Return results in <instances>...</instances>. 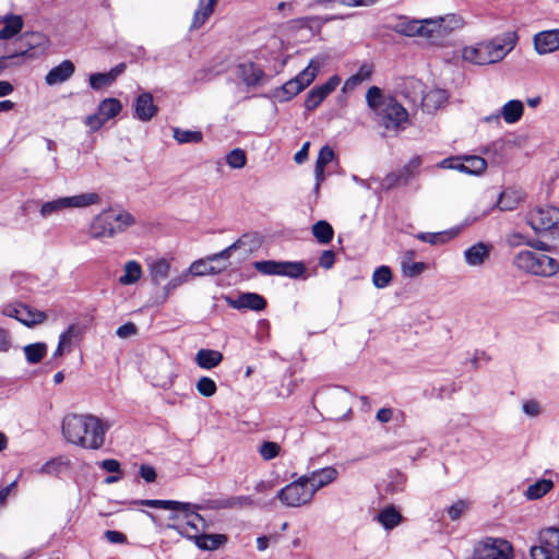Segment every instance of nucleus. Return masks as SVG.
<instances>
[{
	"mask_svg": "<svg viewBox=\"0 0 559 559\" xmlns=\"http://www.w3.org/2000/svg\"><path fill=\"white\" fill-rule=\"evenodd\" d=\"M109 428L107 423L91 414H68L61 425L62 436L68 442L87 450L100 449Z\"/></svg>",
	"mask_w": 559,
	"mask_h": 559,
	"instance_id": "f257e3e1",
	"label": "nucleus"
},
{
	"mask_svg": "<svg viewBox=\"0 0 559 559\" xmlns=\"http://www.w3.org/2000/svg\"><path fill=\"white\" fill-rule=\"evenodd\" d=\"M366 102L379 127L394 132L404 129L408 112L395 97L385 96L380 87L371 86L367 91Z\"/></svg>",
	"mask_w": 559,
	"mask_h": 559,
	"instance_id": "f03ea898",
	"label": "nucleus"
},
{
	"mask_svg": "<svg viewBox=\"0 0 559 559\" xmlns=\"http://www.w3.org/2000/svg\"><path fill=\"white\" fill-rule=\"evenodd\" d=\"M519 40L515 32H507L487 41L465 47L462 57L465 61L477 66L500 62L511 52Z\"/></svg>",
	"mask_w": 559,
	"mask_h": 559,
	"instance_id": "7ed1b4c3",
	"label": "nucleus"
},
{
	"mask_svg": "<svg viewBox=\"0 0 559 559\" xmlns=\"http://www.w3.org/2000/svg\"><path fill=\"white\" fill-rule=\"evenodd\" d=\"M135 223L129 212H116L111 209L100 212L90 225L88 234L94 239L111 238L124 231Z\"/></svg>",
	"mask_w": 559,
	"mask_h": 559,
	"instance_id": "20e7f679",
	"label": "nucleus"
},
{
	"mask_svg": "<svg viewBox=\"0 0 559 559\" xmlns=\"http://www.w3.org/2000/svg\"><path fill=\"white\" fill-rule=\"evenodd\" d=\"M513 265L523 273L542 277H551L559 271V262L556 259L532 250L516 252Z\"/></svg>",
	"mask_w": 559,
	"mask_h": 559,
	"instance_id": "39448f33",
	"label": "nucleus"
},
{
	"mask_svg": "<svg viewBox=\"0 0 559 559\" xmlns=\"http://www.w3.org/2000/svg\"><path fill=\"white\" fill-rule=\"evenodd\" d=\"M205 508L204 504H192L189 503V507L179 508L177 512L179 514L173 515L170 519L177 520V523L168 525L169 528L175 530L181 536L191 539L194 542V535H201L200 524L203 526L204 519L198 513L199 510H203Z\"/></svg>",
	"mask_w": 559,
	"mask_h": 559,
	"instance_id": "423d86ee",
	"label": "nucleus"
},
{
	"mask_svg": "<svg viewBox=\"0 0 559 559\" xmlns=\"http://www.w3.org/2000/svg\"><path fill=\"white\" fill-rule=\"evenodd\" d=\"M100 197L95 192L82 193L72 197H62L56 200L44 202L39 209V215L48 218L51 215L59 214L67 209H82L90 205L98 204Z\"/></svg>",
	"mask_w": 559,
	"mask_h": 559,
	"instance_id": "0eeeda50",
	"label": "nucleus"
},
{
	"mask_svg": "<svg viewBox=\"0 0 559 559\" xmlns=\"http://www.w3.org/2000/svg\"><path fill=\"white\" fill-rule=\"evenodd\" d=\"M314 495L308 478L302 475L278 490L276 498L288 508H298L310 503Z\"/></svg>",
	"mask_w": 559,
	"mask_h": 559,
	"instance_id": "6e6552de",
	"label": "nucleus"
},
{
	"mask_svg": "<svg viewBox=\"0 0 559 559\" xmlns=\"http://www.w3.org/2000/svg\"><path fill=\"white\" fill-rule=\"evenodd\" d=\"M320 69L319 62L310 61L309 66L304 69L297 76L284 83L275 91V97L278 102H288L294 96L309 86L317 76Z\"/></svg>",
	"mask_w": 559,
	"mask_h": 559,
	"instance_id": "1a4fd4ad",
	"label": "nucleus"
},
{
	"mask_svg": "<svg viewBox=\"0 0 559 559\" xmlns=\"http://www.w3.org/2000/svg\"><path fill=\"white\" fill-rule=\"evenodd\" d=\"M17 45L19 49L13 53H9L11 60L22 59L24 61L26 59H36L45 53L48 38L43 33L28 32L20 37Z\"/></svg>",
	"mask_w": 559,
	"mask_h": 559,
	"instance_id": "9d476101",
	"label": "nucleus"
},
{
	"mask_svg": "<svg viewBox=\"0 0 559 559\" xmlns=\"http://www.w3.org/2000/svg\"><path fill=\"white\" fill-rule=\"evenodd\" d=\"M532 559H559V526L539 532L538 544L530 548Z\"/></svg>",
	"mask_w": 559,
	"mask_h": 559,
	"instance_id": "9b49d317",
	"label": "nucleus"
},
{
	"mask_svg": "<svg viewBox=\"0 0 559 559\" xmlns=\"http://www.w3.org/2000/svg\"><path fill=\"white\" fill-rule=\"evenodd\" d=\"M440 27L441 25L438 22L430 19L414 20L402 16L396 21L392 29L395 33L407 37L420 36L431 38Z\"/></svg>",
	"mask_w": 559,
	"mask_h": 559,
	"instance_id": "f8f14e48",
	"label": "nucleus"
},
{
	"mask_svg": "<svg viewBox=\"0 0 559 559\" xmlns=\"http://www.w3.org/2000/svg\"><path fill=\"white\" fill-rule=\"evenodd\" d=\"M511 544L502 538L487 537L474 548L473 559H512Z\"/></svg>",
	"mask_w": 559,
	"mask_h": 559,
	"instance_id": "ddd939ff",
	"label": "nucleus"
},
{
	"mask_svg": "<svg viewBox=\"0 0 559 559\" xmlns=\"http://www.w3.org/2000/svg\"><path fill=\"white\" fill-rule=\"evenodd\" d=\"M526 222L536 233L556 229L559 227V209L552 205L536 206L526 214Z\"/></svg>",
	"mask_w": 559,
	"mask_h": 559,
	"instance_id": "4468645a",
	"label": "nucleus"
},
{
	"mask_svg": "<svg viewBox=\"0 0 559 559\" xmlns=\"http://www.w3.org/2000/svg\"><path fill=\"white\" fill-rule=\"evenodd\" d=\"M534 48L538 55L559 50V28L539 32L533 37Z\"/></svg>",
	"mask_w": 559,
	"mask_h": 559,
	"instance_id": "2eb2a0df",
	"label": "nucleus"
},
{
	"mask_svg": "<svg viewBox=\"0 0 559 559\" xmlns=\"http://www.w3.org/2000/svg\"><path fill=\"white\" fill-rule=\"evenodd\" d=\"M227 301L231 308L237 310L262 311L267 305L266 299L257 293H242L235 299L228 298Z\"/></svg>",
	"mask_w": 559,
	"mask_h": 559,
	"instance_id": "dca6fc26",
	"label": "nucleus"
},
{
	"mask_svg": "<svg viewBox=\"0 0 559 559\" xmlns=\"http://www.w3.org/2000/svg\"><path fill=\"white\" fill-rule=\"evenodd\" d=\"M524 112L523 103L519 99H512L507 102L502 107L499 114L490 115L485 117L486 122L499 121L500 117L509 123L513 124L520 121Z\"/></svg>",
	"mask_w": 559,
	"mask_h": 559,
	"instance_id": "f3484780",
	"label": "nucleus"
},
{
	"mask_svg": "<svg viewBox=\"0 0 559 559\" xmlns=\"http://www.w3.org/2000/svg\"><path fill=\"white\" fill-rule=\"evenodd\" d=\"M253 506L254 501L250 496H235L205 501V508L209 510L245 509L252 508Z\"/></svg>",
	"mask_w": 559,
	"mask_h": 559,
	"instance_id": "a211bd4d",
	"label": "nucleus"
},
{
	"mask_svg": "<svg viewBox=\"0 0 559 559\" xmlns=\"http://www.w3.org/2000/svg\"><path fill=\"white\" fill-rule=\"evenodd\" d=\"M158 112V107L154 104L153 95L148 92L140 94L134 103V117L140 121L147 122Z\"/></svg>",
	"mask_w": 559,
	"mask_h": 559,
	"instance_id": "6ab92c4d",
	"label": "nucleus"
},
{
	"mask_svg": "<svg viewBox=\"0 0 559 559\" xmlns=\"http://www.w3.org/2000/svg\"><path fill=\"white\" fill-rule=\"evenodd\" d=\"M491 250L490 243L478 241L464 251V260L469 266H480L489 259Z\"/></svg>",
	"mask_w": 559,
	"mask_h": 559,
	"instance_id": "aec40b11",
	"label": "nucleus"
},
{
	"mask_svg": "<svg viewBox=\"0 0 559 559\" xmlns=\"http://www.w3.org/2000/svg\"><path fill=\"white\" fill-rule=\"evenodd\" d=\"M309 485L313 488L314 493L336 480L338 477V472L333 466H326L323 468L316 469L307 475Z\"/></svg>",
	"mask_w": 559,
	"mask_h": 559,
	"instance_id": "412c9836",
	"label": "nucleus"
},
{
	"mask_svg": "<svg viewBox=\"0 0 559 559\" xmlns=\"http://www.w3.org/2000/svg\"><path fill=\"white\" fill-rule=\"evenodd\" d=\"M75 72V66L71 60H63L53 67L45 76L47 85L61 84L68 81Z\"/></svg>",
	"mask_w": 559,
	"mask_h": 559,
	"instance_id": "4be33fe9",
	"label": "nucleus"
},
{
	"mask_svg": "<svg viewBox=\"0 0 559 559\" xmlns=\"http://www.w3.org/2000/svg\"><path fill=\"white\" fill-rule=\"evenodd\" d=\"M334 158V151L329 146L324 145L319 151L316 167H314V177H316V185H314V191L316 193L319 192L320 186L322 181L324 180V168L325 166L331 163Z\"/></svg>",
	"mask_w": 559,
	"mask_h": 559,
	"instance_id": "5701e85b",
	"label": "nucleus"
},
{
	"mask_svg": "<svg viewBox=\"0 0 559 559\" xmlns=\"http://www.w3.org/2000/svg\"><path fill=\"white\" fill-rule=\"evenodd\" d=\"M213 261L209 260V257L205 259H199L191 263L188 269L189 276H204V275H216L222 273L226 266H215L212 264Z\"/></svg>",
	"mask_w": 559,
	"mask_h": 559,
	"instance_id": "b1692460",
	"label": "nucleus"
},
{
	"mask_svg": "<svg viewBox=\"0 0 559 559\" xmlns=\"http://www.w3.org/2000/svg\"><path fill=\"white\" fill-rule=\"evenodd\" d=\"M240 78L247 86H255L261 84L265 76L263 70L252 62L239 66Z\"/></svg>",
	"mask_w": 559,
	"mask_h": 559,
	"instance_id": "393cba45",
	"label": "nucleus"
},
{
	"mask_svg": "<svg viewBox=\"0 0 559 559\" xmlns=\"http://www.w3.org/2000/svg\"><path fill=\"white\" fill-rule=\"evenodd\" d=\"M223 358V354L218 350L202 348L198 350L194 360L200 368L210 370L217 367Z\"/></svg>",
	"mask_w": 559,
	"mask_h": 559,
	"instance_id": "a878e982",
	"label": "nucleus"
},
{
	"mask_svg": "<svg viewBox=\"0 0 559 559\" xmlns=\"http://www.w3.org/2000/svg\"><path fill=\"white\" fill-rule=\"evenodd\" d=\"M3 26L0 29V39L7 40L17 35L24 25L23 19L20 15H5L2 20Z\"/></svg>",
	"mask_w": 559,
	"mask_h": 559,
	"instance_id": "bb28decb",
	"label": "nucleus"
},
{
	"mask_svg": "<svg viewBox=\"0 0 559 559\" xmlns=\"http://www.w3.org/2000/svg\"><path fill=\"white\" fill-rule=\"evenodd\" d=\"M217 2L216 0H199L198 9L193 14L191 28H200L214 12Z\"/></svg>",
	"mask_w": 559,
	"mask_h": 559,
	"instance_id": "cd10ccee",
	"label": "nucleus"
},
{
	"mask_svg": "<svg viewBox=\"0 0 559 559\" xmlns=\"http://www.w3.org/2000/svg\"><path fill=\"white\" fill-rule=\"evenodd\" d=\"M194 544L202 550H216L227 542L224 534L194 535Z\"/></svg>",
	"mask_w": 559,
	"mask_h": 559,
	"instance_id": "c85d7f7f",
	"label": "nucleus"
},
{
	"mask_svg": "<svg viewBox=\"0 0 559 559\" xmlns=\"http://www.w3.org/2000/svg\"><path fill=\"white\" fill-rule=\"evenodd\" d=\"M377 520L385 530H393L402 522L403 516L395 507L388 506L379 511Z\"/></svg>",
	"mask_w": 559,
	"mask_h": 559,
	"instance_id": "c756f323",
	"label": "nucleus"
},
{
	"mask_svg": "<svg viewBox=\"0 0 559 559\" xmlns=\"http://www.w3.org/2000/svg\"><path fill=\"white\" fill-rule=\"evenodd\" d=\"M373 72V66L370 63H364L360 66L358 71L350 75L344 83L343 91H353L362 82L368 81Z\"/></svg>",
	"mask_w": 559,
	"mask_h": 559,
	"instance_id": "7c9ffc66",
	"label": "nucleus"
},
{
	"mask_svg": "<svg viewBox=\"0 0 559 559\" xmlns=\"http://www.w3.org/2000/svg\"><path fill=\"white\" fill-rule=\"evenodd\" d=\"M412 180V174L403 167L397 171L388 174L381 181V188L391 190L397 186H405Z\"/></svg>",
	"mask_w": 559,
	"mask_h": 559,
	"instance_id": "2f4dec72",
	"label": "nucleus"
},
{
	"mask_svg": "<svg viewBox=\"0 0 559 559\" xmlns=\"http://www.w3.org/2000/svg\"><path fill=\"white\" fill-rule=\"evenodd\" d=\"M306 264L302 261H281L280 276L298 280L306 274Z\"/></svg>",
	"mask_w": 559,
	"mask_h": 559,
	"instance_id": "473e14b6",
	"label": "nucleus"
},
{
	"mask_svg": "<svg viewBox=\"0 0 559 559\" xmlns=\"http://www.w3.org/2000/svg\"><path fill=\"white\" fill-rule=\"evenodd\" d=\"M122 110V104L119 99L109 97L102 100L98 105L97 111L103 117L102 120H110L118 116Z\"/></svg>",
	"mask_w": 559,
	"mask_h": 559,
	"instance_id": "72a5a7b5",
	"label": "nucleus"
},
{
	"mask_svg": "<svg viewBox=\"0 0 559 559\" xmlns=\"http://www.w3.org/2000/svg\"><path fill=\"white\" fill-rule=\"evenodd\" d=\"M47 319L45 312L33 309L26 305L20 309L19 321L26 326H33L43 323Z\"/></svg>",
	"mask_w": 559,
	"mask_h": 559,
	"instance_id": "f704fd0d",
	"label": "nucleus"
},
{
	"mask_svg": "<svg viewBox=\"0 0 559 559\" xmlns=\"http://www.w3.org/2000/svg\"><path fill=\"white\" fill-rule=\"evenodd\" d=\"M312 235L321 245H328L332 241L334 229L326 221H318L312 225Z\"/></svg>",
	"mask_w": 559,
	"mask_h": 559,
	"instance_id": "c9c22d12",
	"label": "nucleus"
},
{
	"mask_svg": "<svg viewBox=\"0 0 559 559\" xmlns=\"http://www.w3.org/2000/svg\"><path fill=\"white\" fill-rule=\"evenodd\" d=\"M80 328L76 324H71L68 326L66 331H63L59 336L58 346L53 353V357H59L63 355L64 348L70 347L72 338H75L80 335Z\"/></svg>",
	"mask_w": 559,
	"mask_h": 559,
	"instance_id": "e433bc0d",
	"label": "nucleus"
},
{
	"mask_svg": "<svg viewBox=\"0 0 559 559\" xmlns=\"http://www.w3.org/2000/svg\"><path fill=\"white\" fill-rule=\"evenodd\" d=\"M141 506H146L151 508H157L163 510H174L177 511L179 508H188L189 502H180L175 500H157V499H145L136 501Z\"/></svg>",
	"mask_w": 559,
	"mask_h": 559,
	"instance_id": "4c0bfd02",
	"label": "nucleus"
},
{
	"mask_svg": "<svg viewBox=\"0 0 559 559\" xmlns=\"http://www.w3.org/2000/svg\"><path fill=\"white\" fill-rule=\"evenodd\" d=\"M25 358L28 364H38L47 354V345L45 343H33L24 347Z\"/></svg>",
	"mask_w": 559,
	"mask_h": 559,
	"instance_id": "58836bf2",
	"label": "nucleus"
},
{
	"mask_svg": "<svg viewBox=\"0 0 559 559\" xmlns=\"http://www.w3.org/2000/svg\"><path fill=\"white\" fill-rule=\"evenodd\" d=\"M170 264L165 259H159L153 262L150 266V274L152 276V281L155 285H159V283L167 278L169 275Z\"/></svg>",
	"mask_w": 559,
	"mask_h": 559,
	"instance_id": "ea45409f",
	"label": "nucleus"
},
{
	"mask_svg": "<svg viewBox=\"0 0 559 559\" xmlns=\"http://www.w3.org/2000/svg\"><path fill=\"white\" fill-rule=\"evenodd\" d=\"M141 265L136 261H128L124 265V274L120 276L119 283L122 285L134 284L141 278Z\"/></svg>",
	"mask_w": 559,
	"mask_h": 559,
	"instance_id": "a19ab883",
	"label": "nucleus"
},
{
	"mask_svg": "<svg viewBox=\"0 0 559 559\" xmlns=\"http://www.w3.org/2000/svg\"><path fill=\"white\" fill-rule=\"evenodd\" d=\"M554 484L550 479H539L530 485L526 490V497L530 500H536L545 496L552 488Z\"/></svg>",
	"mask_w": 559,
	"mask_h": 559,
	"instance_id": "79ce46f5",
	"label": "nucleus"
},
{
	"mask_svg": "<svg viewBox=\"0 0 559 559\" xmlns=\"http://www.w3.org/2000/svg\"><path fill=\"white\" fill-rule=\"evenodd\" d=\"M70 462L68 459L62 456L53 457L47 461L40 468V473L47 475L58 476L62 473V471L69 467Z\"/></svg>",
	"mask_w": 559,
	"mask_h": 559,
	"instance_id": "37998d69",
	"label": "nucleus"
},
{
	"mask_svg": "<svg viewBox=\"0 0 559 559\" xmlns=\"http://www.w3.org/2000/svg\"><path fill=\"white\" fill-rule=\"evenodd\" d=\"M466 174L479 176L487 169V162L485 158L477 155H464Z\"/></svg>",
	"mask_w": 559,
	"mask_h": 559,
	"instance_id": "c03bdc74",
	"label": "nucleus"
},
{
	"mask_svg": "<svg viewBox=\"0 0 559 559\" xmlns=\"http://www.w3.org/2000/svg\"><path fill=\"white\" fill-rule=\"evenodd\" d=\"M174 139L180 143H200L203 140V134L201 131H191V130H183L180 128H174Z\"/></svg>",
	"mask_w": 559,
	"mask_h": 559,
	"instance_id": "a18cd8bd",
	"label": "nucleus"
},
{
	"mask_svg": "<svg viewBox=\"0 0 559 559\" xmlns=\"http://www.w3.org/2000/svg\"><path fill=\"white\" fill-rule=\"evenodd\" d=\"M114 82L115 80L109 71L92 73L88 78L90 86L95 91H99L104 87L110 86Z\"/></svg>",
	"mask_w": 559,
	"mask_h": 559,
	"instance_id": "49530a36",
	"label": "nucleus"
},
{
	"mask_svg": "<svg viewBox=\"0 0 559 559\" xmlns=\"http://www.w3.org/2000/svg\"><path fill=\"white\" fill-rule=\"evenodd\" d=\"M392 281L391 269L386 265L377 267L372 274V283L377 288L386 287Z\"/></svg>",
	"mask_w": 559,
	"mask_h": 559,
	"instance_id": "de8ad7c7",
	"label": "nucleus"
},
{
	"mask_svg": "<svg viewBox=\"0 0 559 559\" xmlns=\"http://www.w3.org/2000/svg\"><path fill=\"white\" fill-rule=\"evenodd\" d=\"M280 263L274 260L255 261L253 267L263 275H280Z\"/></svg>",
	"mask_w": 559,
	"mask_h": 559,
	"instance_id": "09e8293b",
	"label": "nucleus"
},
{
	"mask_svg": "<svg viewBox=\"0 0 559 559\" xmlns=\"http://www.w3.org/2000/svg\"><path fill=\"white\" fill-rule=\"evenodd\" d=\"M246 153L241 148L231 150L226 156V163L229 167L240 169L246 165Z\"/></svg>",
	"mask_w": 559,
	"mask_h": 559,
	"instance_id": "8fccbe9b",
	"label": "nucleus"
},
{
	"mask_svg": "<svg viewBox=\"0 0 559 559\" xmlns=\"http://www.w3.org/2000/svg\"><path fill=\"white\" fill-rule=\"evenodd\" d=\"M197 390L201 395L211 397L216 393L217 386L213 379L209 377H201L197 382Z\"/></svg>",
	"mask_w": 559,
	"mask_h": 559,
	"instance_id": "3c124183",
	"label": "nucleus"
},
{
	"mask_svg": "<svg viewBox=\"0 0 559 559\" xmlns=\"http://www.w3.org/2000/svg\"><path fill=\"white\" fill-rule=\"evenodd\" d=\"M325 98L326 96L316 86L308 93L305 107L307 110H314Z\"/></svg>",
	"mask_w": 559,
	"mask_h": 559,
	"instance_id": "603ef678",
	"label": "nucleus"
},
{
	"mask_svg": "<svg viewBox=\"0 0 559 559\" xmlns=\"http://www.w3.org/2000/svg\"><path fill=\"white\" fill-rule=\"evenodd\" d=\"M280 451H281L280 444H277L276 442H272V441H264L259 448V453L262 456V459L265 461L275 459L280 454Z\"/></svg>",
	"mask_w": 559,
	"mask_h": 559,
	"instance_id": "864d4df0",
	"label": "nucleus"
},
{
	"mask_svg": "<svg viewBox=\"0 0 559 559\" xmlns=\"http://www.w3.org/2000/svg\"><path fill=\"white\" fill-rule=\"evenodd\" d=\"M469 503L466 500H457L453 504H451L447 512L449 518L452 521H456L461 518V515L468 510Z\"/></svg>",
	"mask_w": 559,
	"mask_h": 559,
	"instance_id": "5fc2aeb1",
	"label": "nucleus"
},
{
	"mask_svg": "<svg viewBox=\"0 0 559 559\" xmlns=\"http://www.w3.org/2000/svg\"><path fill=\"white\" fill-rule=\"evenodd\" d=\"M189 280L188 272H185L176 277H173L165 286H164V299L168 297L175 289L181 286Z\"/></svg>",
	"mask_w": 559,
	"mask_h": 559,
	"instance_id": "6e6d98bb",
	"label": "nucleus"
},
{
	"mask_svg": "<svg viewBox=\"0 0 559 559\" xmlns=\"http://www.w3.org/2000/svg\"><path fill=\"white\" fill-rule=\"evenodd\" d=\"M237 240H242L241 248H245L246 251L252 252L260 248L261 241L255 234H243Z\"/></svg>",
	"mask_w": 559,
	"mask_h": 559,
	"instance_id": "4d7b16f0",
	"label": "nucleus"
},
{
	"mask_svg": "<svg viewBox=\"0 0 559 559\" xmlns=\"http://www.w3.org/2000/svg\"><path fill=\"white\" fill-rule=\"evenodd\" d=\"M425 269L424 262H403V273L409 277L418 276Z\"/></svg>",
	"mask_w": 559,
	"mask_h": 559,
	"instance_id": "13d9d810",
	"label": "nucleus"
},
{
	"mask_svg": "<svg viewBox=\"0 0 559 559\" xmlns=\"http://www.w3.org/2000/svg\"><path fill=\"white\" fill-rule=\"evenodd\" d=\"M417 237L421 241L428 242L430 245H438L448 240L445 233H421Z\"/></svg>",
	"mask_w": 559,
	"mask_h": 559,
	"instance_id": "bf43d9fd",
	"label": "nucleus"
},
{
	"mask_svg": "<svg viewBox=\"0 0 559 559\" xmlns=\"http://www.w3.org/2000/svg\"><path fill=\"white\" fill-rule=\"evenodd\" d=\"M242 242H243L242 240H236L234 243H231L230 246H228L221 252L209 255V260L215 262L218 259H224V260L229 259L233 251L241 248Z\"/></svg>",
	"mask_w": 559,
	"mask_h": 559,
	"instance_id": "052dcab7",
	"label": "nucleus"
},
{
	"mask_svg": "<svg viewBox=\"0 0 559 559\" xmlns=\"http://www.w3.org/2000/svg\"><path fill=\"white\" fill-rule=\"evenodd\" d=\"M102 118L103 117L97 111L85 118V124L91 129V131H98L107 122L106 120H102Z\"/></svg>",
	"mask_w": 559,
	"mask_h": 559,
	"instance_id": "680f3d73",
	"label": "nucleus"
},
{
	"mask_svg": "<svg viewBox=\"0 0 559 559\" xmlns=\"http://www.w3.org/2000/svg\"><path fill=\"white\" fill-rule=\"evenodd\" d=\"M335 263V253L332 250H324L319 257V265L330 270Z\"/></svg>",
	"mask_w": 559,
	"mask_h": 559,
	"instance_id": "e2e57ef3",
	"label": "nucleus"
},
{
	"mask_svg": "<svg viewBox=\"0 0 559 559\" xmlns=\"http://www.w3.org/2000/svg\"><path fill=\"white\" fill-rule=\"evenodd\" d=\"M340 83L341 79L337 75H333L324 84L318 86V88L328 97Z\"/></svg>",
	"mask_w": 559,
	"mask_h": 559,
	"instance_id": "0e129e2a",
	"label": "nucleus"
},
{
	"mask_svg": "<svg viewBox=\"0 0 559 559\" xmlns=\"http://www.w3.org/2000/svg\"><path fill=\"white\" fill-rule=\"evenodd\" d=\"M340 83L341 79L337 75H333L324 84L318 86V88L328 97Z\"/></svg>",
	"mask_w": 559,
	"mask_h": 559,
	"instance_id": "69168bd1",
	"label": "nucleus"
},
{
	"mask_svg": "<svg viewBox=\"0 0 559 559\" xmlns=\"http://www.w3.org/2000/svg\"><path fill=\"white\" fill-rule=\"evenodd\" d=\"M495 206H498L501 211H511V210L515 209L516 201L509 200L508 194L506 192H502L499 195V199Z\"/></svg>",
	"mask_w": 559,
	"mask_h": 559,
	"instance_id": "338daca9",
	"label": "nucleus"
},
{
	"mask_svg": "<svg viewBox=\"0 0 559 559\" xmlns=\"http://www.w3.org/2000/svg\"><path fill=\"white\" fill-rule=\"evenodd\" d=\"M135 333H136V326L132 322H128V323L120 325L116 331V334L121 338L129 337L131 335H134Z\"/></svg>",
	"mask_w": 559,
	"mask_h": 559,
	"instance_id": "774afa93",
	"label": "nucleus"
}]
</instances>
